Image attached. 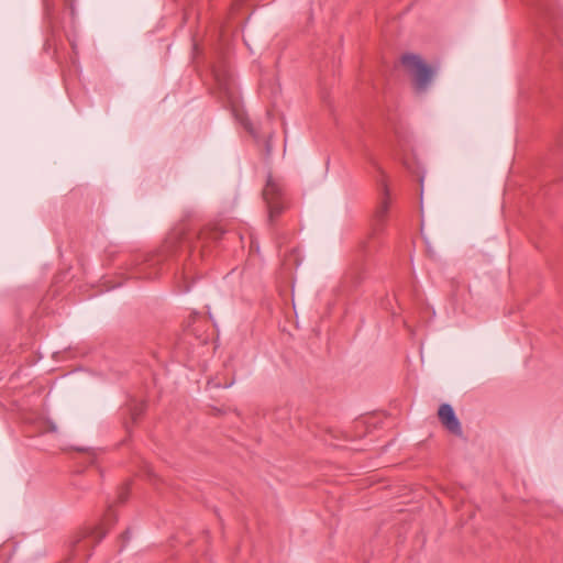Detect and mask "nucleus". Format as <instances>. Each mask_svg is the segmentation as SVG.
<instances>
[{
    "label": "nucleus",
    "instance_id": "nucleus-1",
    "mask_svg": "<svg viewBox=\"0 0 563 563\" xmlns=\"http://www.w3.org/2000/svg\"><path fill=\"white\" fill-rule=\"evenodd\" d=\"M402 66L413 76L415 89L424 92L430 86L434 71L419 55L405 54L401 57Z\"/></svg>",
    "mask_w": 563,
    "mask_h": 563
},
{
    "label": "nucleus",
    "instance_id": "nucleus-2",
    "mask_svg": "<svg viewBox=\"0 0 563 563\" xmlns=\"http://www.w3.org/2000/svg\"><path fill=\"white\" fill-rule=\"evenodd\" d=\"M263 198L268 208V219L273 222L285 209L283 184L268 174L263 189Z\"/></svg>",
    "mask_w": 563,
    "mask_h": 563
},
{
    "label": "nucleus",
    "instance_id": "nucleus-3",
    "mask_svg": "<svg viewBox=\"0 0 563 563\" xmlns=\"http://www.w3.org/2000/svg\"><path fill=\"white\" fill-rule=\"evenodd\" d=\"M380 188L382 200L375 210L368 239L382 234L387 225L388 213L390 208V192L385 179H382Z\"/></svg>",
    "mask_w": 563,
    "mask_h": 563
},
{
    "label": "nucleus",
    "instance_id": "nucleus-4",
    "mask_svg": "<svg viewBox=\"0 0 563 563\" xmlns=\"http://www.w3.org/2000/svg\"><path fill=\"white\" fill-rule=\"evenodd\" d=\"M115 520H117V515H115L112 506H110L103 516L102 523L97 527H90V528L82 529L79 532V538L75 541V543L77 544L86 538H92L95 540V543L100 542L107 534V529L104 527L106 526L110 527L111 525H113L115 522Z\"/></svg>",
    "mask_w": 563,
    "mask_h": 563
},
{
    "label": "nucleus",
    "instance_id": "nucleus-5",
    "mask_svg": "<svg viewBox=\"0 0 563 563\" xmlns=\"http://www.w3.org/2000/svg\"><path fill=\"white\" fill-rule=\"evenodd\" d=\"M438 416L443 426L456 435L462 434V428L451 405L443 404L438 410Z\"/></svg>",
    "mask_w": 563,
    "mask_h": 563
},
{
    "label": "nucleus",
    "instance_id": "nucleus-6",
    "mask_svg": "<svg viewBox=\"0 0 563 563\" xmlns=\"http://www.w3.org/2000/svg\"><path fill=\"white\" fill-rule=\"evenodd\" d=\"M157 263V260L155 256H151L145 260V263L143 266H141L137 271H136V275L137 277H141V278H155L158 276V271L156 268H154V265Z\"/></svg>",
    "mask_w": 563,
    "mask_h": 563
},
{
    "label": "nucleus",
    "instance_id": "nucleus-7",
    "mask_svg": "<svg viewBox=\"0 0 563 563\" xmlns=\"http://www.w3.org/2000/svg\"><path fill=\"white\" fill-rule=\"evenodd\" d=\"M176 285L179 292H188L191 288V276L184 269L180 275L176 276Z\"/></svg>",
    "mask_w": 563,
    "mask_h": 563
},
{
    "label": "nucleus",
    "instance_id": "nucleus-8",
    "mask_svg": "<svg viewBox=\"0 0 563 563\" xmlns=\"http://www.w3.org/2000/svg\"><path fill=\"white\" fill-rule=\"evenodd\" d=\"M241 123L255 140L260 137L257 131L254 129L252 122L247 118L241 117Z\"/></svg>",
    "mask_w": 563,
    "mask_h": 563
},
{
    "label": "nucleus",
    "instance_id": "nucleus-9",
    "mask_svg": "<svg viewBox=\"0 0 563 563\" xmlns=\"http://www.w3.org/2000/svg\"><path fill=\"white\" fill-rule=\"evenodd\" d=\"M216 79L218 80L221 89H223L227 93H229L230 96L232 95L231 92V86H230V82L228 81H222V79L220 78V76L218 74H216Z\"/></svg>",
    "mask_w": 563,
    "mask_h": 563
},
{
    "label": "nucleus",
    "instance_id": "nucleus-10",
    "mask_svg": "<svg viewBox=\"0 0 563 563\" xmlns=\"http://www.w3.org/2000/svg\"><path fill=\"white\" fill-rule=\"evenodd\" d=\"M129 486H124L122 487L121 492L119 493V496H118V503H124L126 499H128V496H129Z\"/></svg>",
    "mask_w": 563,
    "mask_h": 563
},
{
    "label": "nucleus",
    "instance_id": "nucleus-11",
    "mask_svg": "<svg viewBox=\"0 0 563 563\" xmlns=\"http://www.w3.org/2000/svg\"><path fill=\"white\" fill-rule=\"evenodd\" d=\"M265 152L267 156H269L272 153V135H269V137L265 142Z\"/></svg>",
    "mask_w": 563,
    "mask_h": 563
},
{
    "label": "nucleus",
    "instance_id": "nucleus-12",
    "mask_svg": "<svg viewBox=\"0 0 563 563\" xmlns=\"http://www.w3.org/2000/svg\"><path fill=\"white\" fill-rule=\"evenodd\" d=\"M143 410H144L143 405H140L139 407H136L132 412L133 419L136 420V418L142 415Z\"/></svg>",
    "mask_w": 563,
    "mask_h": 563
},
{
    "label": "nucleus",
    "instance_id": "nucleus-13",
    "mask_svg": "<svg viewBox=\"0 0 563 563\" xmlns=\"http://www.w3.org/2000/svg\"><path fill=\"white\" fill-rule=\"evenodd\" d=\"M48 430L52 431V432H56L57 431V427L54 422H49L48 423Z\"/></svg>",
    "mask_w": 563,
    "mask_h": 563
},
{
    "label": "nucleus",
    "instance_id": "nucleus-14",
    "mask_svg": "<svg viewBox=\"0 0 563 563\" xmlns=\"http://www.w3.org/2000/svg\"><path fill=\"white\" fill-rule=\"evenodd\" d=\"M366 243H367V241H362V242L360 243V249H361L362 251H365V250H366Z\"/></svg>",
    "mask_w": 563,
    "mask_h": 563
}]
</instances>
